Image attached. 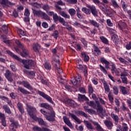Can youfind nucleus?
Instances as JSON below:
<instances>
[{
	"label": "nucleus",
	"instance_id": "12",
	"mask_svg": "<svg viewBox=\"0 0 131 131\" xmlns=\"http://www.w3.org/2000/svg\"><path fill=\"white\" fill-rule=\"evenodd\" d=\"M63 119L64 122L66 123V124H67L70 128H74V127L72 125V123H71V122H70V120H69V118H68L66 116L63 117Z\"/></svg>",
	"mask_w": 131,
	"mask_h": 131
},
{
	"label": "nucleus",
	"instance_id": "55",
	"mask_svg": "<svg viewBox=\"0 0 131 131\" xmlns=\"http://www.w3.org/2000/svg\"><path fill=\"white\" fill-rule=\"evenodd\" d=\"M85 96L79 94L78 95V99L80 101H83V100H85Z\"/></svg>",
	"mask_w": 131,
	"mask_h": 131
},
{
	"label": "nucleus",
	"instance_id": "18",
	"mask_svg": "<svg viewBox=\"0 0 131 131\" xmlns=\"http://www.w3.org/2000/svg\"><path fill=\"white\" fill-rule=\"evenodd\" d=\"M1 4L4 6H7V7H13V6L15 5V4L12 3L8 0H2Z\"/></svg>",
	"mask_w": 131,
	"mask_h": 131
},
{
	"label": "nucleus",
	"instance_id": "36",
	"mask_svg": "<svg viewBox=\"0 0 131 131\" xmlns=\"http://www.w3.org/2000/svg\"><path fill=\"white\" fill-rule=\"evenodd\" d=\"M111 116L112 118L114 120H115V122H118L119 118L118 116L115 115L113 113H112L111 114Z\"/></svg>",
	"mask_w": 131,
	"mask_h": 131
},
{
	"label": "nucleus",
	"instance_id": "3",
	"mask_svg": "<svg viewBox=\"0 0 131 131\" xmlns=\"http://www.w3.org/2000/svg\"><path fill=\"white\" fill-rule=\"evenodd\" d=\"M32 11L34 16H36L39 18H42L45 20H50V17L45 12H42L41 10H37L33 9H32Z\"/></svg>",
	"mask_w": 131,
	"mask_h": 131
},
{
	"label": "nucleus",
	"instance_id": "37",
	"mask_svg": "<svg viewBox=\"0 0 131 131\" xmlns=\"http://www.w3.org/2000/svg\"><path fill=\"white\" fill-rule=\"evenodd\" d=\"M120 90L123 95H127V91H126V89L125 88V87L123 86H121Z\"/></svg>",
	"mask_w": 131,
	"mask_h": 131
},
{
	"label": "nucleus",
	"instance_id": "61",
	"mask_svg": "<svg viewBox=\"0 0 131 131\" xmlns=\"http://www.w3.org/2000/svg\"><path fill=\"white\" fill-rule=\"evenodd\" d=\"M125 48H126V50H131V42L130 41L126 45Z\"/></svg>",
	"mask_w": 131,
	"mask_h": 131
},
{
	"label": "nucleus",
	"instance_id": "44",
	"mask_svg": "<svg viewBox=\"0 0 131 131\" xmlns=\"http://www.w3.org/2000/svg\"><path fill=\"white\" fill-rule=\"evenodd\" d=\"M59 57L56 56V58H53L52 60V64H54L55 65H57V64H59Z\"/></svg>",
	"mask_w": 131,
	"mask_h": 131
},
{
	"label": "nucleus",
	"instance_id": "46",
	"mask_svg": "<svg viewBox=\"0 0 131 131\" xmlns=\"http://www.w3.org/2000/svg\"><path fill=\"white\" fill-rule=\"evenodd\" d=\"M17 33H18L20 37H21V35L24 36L26 34L24 32V31L22 30L21 29H18L17 31Z\"/></svg>",
	"mask_w": 131,
	"mask_h": 131
},
{
	"label": "nucleus",
	"instance_id": "10",
	"mask_svg": "<svg viewBox=\"0 0 131 131\" xmlns=\"http://www.w3.org/2000/svg\"><path fill=\"white\" fill-rule=\"evenodd\" d=\"M13 75H14V74L11 73L9 70H7L6 71L5 76L7 78V79H8V81H10V82H12V81H13V78H12Z\"/></svg>",
	"mask_w": 131,
	"mask_h": 131
},
{
	"label": "nucleus",
	"instance_id": "20",
	"mask_svg": "<svg viewBox=\"0 0 131 131\" xmlns=\"http://www.w3.org/2000/svg\"><path fill=\"white\" fill-rule=\"evenodd\" d=\"M81 57L84 59L85 62H89L90 61V57L85 52L81 53Z\"/></svg>",
	"mask_w": 131,
	"mask_h": 131
},
{
	"label": "nucleus",
	"instance_id": "40",
	"mask_svg": "<svg viewBox=\"0 0 131 131\" xmlns=\"http://www.w3.org/2000/svg\"><path fill=\"white\" fill-rule=\"evenodd\" d=\"M44 67L47 70H51L52 69V66L51 64L48 62H46L44 64Z\"/></svg>",
	"mask_w": 131,
	"mask_h": 131
},
{
	"label": "nucleus",
	"instance_id": "30",
	"mask_svg": "<svg viewBox=\"0 0 131 131\" xmlns=\"http://www.w3.org/2000/svg\"><path fill=\"white\" fill-rule=\"evenodd\" d=\"M59 14L62 16V17L66 18L67 19H69V18H70V15H69V14H67V13L64 11H60Z\"/></svg>",
	"mask_w": 131,
	"mask_h": 131
},
{
	"label": "nucleus",
	"instance_id": "39",
	"mask_svg": "<svg viewBox=\"0 0 131 131\" xmlns=\"http://www.w3.org/2000/svg\"><path fill=\"white\" fill-rule=\"evenodd\" d=\"M15 42L17 45V46H18V47L20 48V49H23V48H24V45L21 43V42H20L19 40H15Z\"/></svg>",
	"mask_w": 131,
	"mask_h": 131
},
{
	"label": "nucleus",
	"instance_id": "24",
	"mask_svg": "<svg viewBox=\"0 0 131 131\" xmlns=\"http://www.w3.org/2000/svg\"><path fill=\"white\" fill-rule=\"evenodd\" d=\"M39 106L42 108H45V109H48V110H51V109H52V106H51V105H50L49 104L47 103H41L40 104Z\"/></svg>",
	"mask_w": 131,
	"mask_h": 131
},
{
	"label": "nucleus",
	"instance_id": "28",
	"mask_svg": "<svg viewBox=\"0 0 131 131\" xmlns=\"http://www.w3.org/2000/svg\"><path fill=\"white\" fill-rule=\"evenodd\" d=\"M94 55L95 56H99V55H101V50L99 49V48L96 46L94 47Z\"/></svg>",
	"mask_w": 131,
	"mask_h": 131
},
{
	"label": "nucleus",
	"instance_id": "60",
	"mask_svg": "<svg viewBox=\"0 0 131 131\" xmlns=\"http://www.w3.org/2000/svg\"><path fill=\"white\" fill-rule=\"evenodd\" d=\"M66 29H67L68 30H69V31H71L72 32H73V31H74V28H72V27L69 26V25H68L67 27H66Z\"/></svg>",
	"mask_w": 131,
	"mask_h": 131
},
{
	"label": "nucleus",
	"instance_id": "1",
	"mask_svg": "<svg viewBox=\"0 0 131 131\" xmlns=\"http://www.w3.org/2000/svg\"><path fill=\"white\" fill-rule=\"evenodd\" d=\"M7 53L13 59H15V60H17V61L23 63V64H24L25 66V68H26V69H30V68H31L32 67H34V66H35L36 64V62L32 60H25L21 59V58H20L17 55L14 54V53H12V52L9 50L7 51Z\"/></svg>",
	"mask_w": 131,
	"mask_h": 131
},
{
	"label": "nucleus",
	"instance_id": "19",
	"mask_svg": "<svg viewBox=\"0 0 131 131\" xmlns=\"http://www.w3.org/2000/svg\"><path fill=\"white\" fill-rule=\"evenodd\" d=\"M104 123L108 129H112V127H113V123L112 122L109 120H105L104 121Z\"/></svg>",
	"mask_w": 131,
	"mask_h": 131
},
{
	"label": "nucleus",
	"instance_id": "26",
	"mask_svg": "<svg viewBox=\"0 0 131 131\" xmlns=\"http://www.w3.org/2000/svg\"><path fill=\"white\" fill-rule=\"evenodd\" d=\"M23 84L25 86V88H26L28 90H30V91L32 90V86H31V85H30L29 83H28V82L23 81Z\"/></svg>",
	"mask_w": 131,
	"mask_h": 131
},
{
	"label": "nucleus",
	"instance_id": "8",
	"mask_svg": "<svg viewBox=\"0 0 131 131\" xmlns=\"http://www.w3.org/2000/svg\"><path fill=\"white\" fill-rule=\"evenodd\" d=\"M10 121L11 122L9 128L11 131H16V128L18 125H19V123L17 121H15L14 119H10Z\"/></svg>",
	"mask_w": 131,
	"mask_h": 131
},
{
	"label": "nucleus",
	"instance_id": "50",
	"mask_svg": "<svg viewBox=\"0 0 131 131\" xmlns=\"http://www.w3.org/2000/svg\"><path fill=\"white\" fill-rule=\"evenodd\" d=\"M31 6L34 7V8H36L37 9H39V8H41L40 4H38L37 3H31Z\"/></svg>",
	"mask_w": 131,
	"mask_h": 131
},
{
	"label": "nucleus",
	"instance_id": "29",
	"mask_svg": "<svg viewBox=\"0 0 131 131\" xmlns=\"http://www.w3.org/2000/svg\"><path fill=\"white\" fill-rule=\"evenodd\" d=\"M84 123L85 124L86 127L89 129H94V127L92 126V124L88 121H84Z\"/></svg>",
	"mask_w": 131,
	"mask_h": 131
},
{
	"label": "nucleus",
	"instance_id": "17",
	"mask_svg": "<svg viewBox=\"0 0 131 131\" xmlns=\"http://www.w3.org/2000/svg\"><path fill=\"white\" fill-rule=\"evenodd\" d=\"M69 117H71V118L74 119V120L76 121V122L78 123V124H80V123H81V121H80V120H79V119H78V118H77V117H76L75 115L69 113Z\"/></svg>",
	"mask_w": 131,
	"mask_h": 131
},
{
	"label": "nucleus",
	"instance_id": "22",
	"mask_svg": "<svg viewBox=\"0 0 131 131\" xmlns=\"http://www.w3.org/2000/svg\"><path fill=\"white\" fill-rule=\"evenodd\" d=\"M93 123L94 125L95 126V128L97 129V130L104 131V130L102 128V127L101 126V125H100V124H99V123H98V122L93 121Z\"/></svg>",
	"mask_w": 131,
	"mask_h": 131
},
{
	"label": "nucleus",
	"instance_id": "47",
	"mask_svg": "<svg viewBox=\"0 0 131 131\" xmlns=\"http://www.w3.org/2000/svg\"><path fill=\"white\" fill-rule=\"evenodd\" d=\"M100 69L104 74H107V71L106 70V69L105 67H103L102 65H100Z\"/></svg>",
	"mask_w": 131,
	"mask_h": 131
},
{
	"label": "nucleus",
	"instance_id": "9",
	"mask_svg": "<svg viewBox=\"0 0 131 131\" xmlns=\"http://www.w3.org/2000/svg\"><path fill=\"white\" fill-rule=\"evenodd\" d=\"M118 26L121 30H122L123 31H124V32H125V33H126L128 29L126 24H125L124 21H120L119 23L118 24Z\"/></svg>",
	"mask_w": 131,
	"mask_h": 131
},
{
	"label": "nucleus",
	"instance_id": "45",
	"mask_svg": "<svg viewBox=\"0 0 131 131\" xmlns=\"http://www.w3.org/2000/svg\"><path fill=\"white\" fill-rule=\"evenodd\" d=\"M121 131H128V127L127 124L124 123L121 129Z\"/></svg>",
	"mask_w": 131,
	"mask_h": 131
},
{
	"label": "nucleus",
	"instance_id": "27",
	"mask_svg": "<svg viewBox=\"0 0 131 131\" xmlns=\"http://www.w3.org/2000/svg\"><path fill=\"white\" fill-rule=\"evenodd\" d=\"M17 107L20 113L23 114V113H24V108H23V105H22V104L20 102H18L17 103Z\"/></svg>",
	"mask_w": 131,
	"mask_h": 131
},
{
	"label": "nucleus",
	"instance_id": "58",
	"mask_svg": "<svg viewBox=\"0 0 131 131\" xmlns=\"http://www.w3.org/2000/svg\"><path fill=\"white\" fill-rule=\"evenodd\" d=\"M106 23L110 27H112V26H113V23H112V22H111V20L109 19L106 20Z\"/></svg>",
	"mask_w": 131,
	"mask_h": 131
},
{
	"label": "nucleus",
	"instance_id": "53",
	"mask_svg": "<svg viewBox=\"0 0 131 131\" xmlns=\"http://www.w3.org/2000/svg\"><path fill=\"white\" fill-rule=\"evenodd\" d=\"M34 131H43V128H41L38 126H35L33 128Z\"/></svg>",
	"mask_w": 131,
	"mask_h": 131
},
{
	"label": "nucleus",
	"instance_id": "14",
	"mask_svg": "<svg viewBox=\"0 0 131 131\" xmlns=\"http://www.w3.org/2000/svg\"><path fill=\"white\" fill-rule=\"evenodd\" d=\"M88 8L90 9L91 13L94 16V17H98V10L96 8V7L94 6H89Z\"/></svg>",
	"mask_w": 131,
	"mask_h": 131
},
{
	"label": "nucleus",
	"instance_id": "63",
	"mask_svg": "<svg viewBox=\"0 0 131 131\" xmlns=\"http://www.w3.org/2000/svg\"><path fill=\"white\" fill-rule=\"evenodd\" d=\"M67 3L74 5V4H76L77 3V0H68Z\"/></svg>",
	"mask_w": 131,
	"mask_h": 131
},
{
	"label": "nucleus",
	"instance_id": "23",
	"mask_svg": "<svg viewBox=\"0 0 131 131\" xmlns=\"http://www.w3.org/2000/svg\"><path fill=\"white\" fill-rule=\"evenodd\" d=\"M75 114L77 115V116H84V117H88V115L85 114L84 112H82L81 111H77L75 112Z\"/></svg>",
	"mask_w": 131,
	"mask_h": 131
},
{
	"label": "nucleus",
	"instance_id": "16",
	"mask_svg": "<svg viewBox=\"0 0 131 131\" xmlns=\"http://www.w3.org/2000/svg\"><path fill=\"white\" fill-rule=\"evenodd\" d=\"M23 50V52L20 53V55L21 57H25V58H27V57H29V52L28 50H27L26 49L24 48H21Z\"/></svg>",
	"mask_w": 131,
	"mask_h": 131
},
{
	"label": "nucleus",
	"instance_id": "59",
	"mask_svg": "<svg viewBox=\"0 0 131 131\" xmlns=\"http://www.w3.org/2000/svg\"><path fill=\"white\" fill-rule=\"evenodd\" d=\"M118 36H117V35H113L112 36V39L113 40V41H117L118 40Z\"/></svg>",
	"mask_w": 131,
	"mask_h": 131
},
{
	"label": "nucleus",
	"instance_id": "41",
	"mask_svg": "<svg viewBox=\"0 0 131 131\" xmlns=\"http://www.w3.org/2000/svg\"><path fill=\"white\" fill-rule=\"evenodd\" d=\"M88 91L89 93V95H92L93 93H94V88L91 84L88 85Z\"/></svg>",
	"mask_w": 131,
	"mask_h": 131
},
{
	"label": "nucleus",
	"instance_id": "25",
	"mask_svg": "<svg viewBox=\"0 0 131 131\" xmlns=\"http://www.w3.org/2000/svg\"><path fill=\"white\" fill-rule=\"evenodd\" d=\"M89 22L90 24H91L92 25H93L95 27H97V28H99V27H100V24L99 23H97V22L94 19H90L89 20Z\"/></svg>",
	"mask_w": 131,
	"mask_h": 131
},
{
	"label": "nucleus",
	"instance_id": "7",
	"mask_svg": "<svg viewBox=\"0 0 131 131\" xmlns=\"http://www.w3.org/2000/svg\"><path fill=\"white\" fill-rule=\"evenodd\" d=\"M38 94L41 97H42V98H44V99H46L48 102L50 103H51V104H54V101H53V99H52V98L50 97V96L46 94L45 93L41 92V91H38Z\"/></svg>",
	"mask_w": 131,
	"mask_h": 131
},
{
	"label": "nucleus",
	"instance_id": "5",
	"mask_svg": "<svg viewBox=\"0 0 131 131\" xmlns=\"http://www.w3.org/2000/svg\"><path fill=\"white\" fill-rule=\"evenodd\" d=\"M77 68L79 70H82L85 76H88V68L85 66H82V61L81 60H79L78 62H77Z\"/></svg>",
	"mask_w": 131,
	"mask_h": 131
},
{
	"label": "nucleus",
	"instance_id": "6",
	"mask_svg": "<svg viewBox=\"0 0 131 131\" xmlns=\"http://www.w3.org/2000/svg\"><path fill=\"white\" fill-rule=\"evenodd\" d=\"M80 79H81V76L75 77L72 79L71 82L76 88H78L80 85Z\"/></svg>",
	"mask_w": 131,
	"mask_h": 131
},
{
	"label": "nucleus",
	"instance_id": "51",
	"mask_svg": "<svg viewBox=\"0 0 131 131\" xmlns=\"http://www.w3.org/2000/svg\"><path fill=\"white\" fill-rule=\"evenodd\" d=\"M60 17L58 16V15L56 13H55L53 15V20L55 21V22H58L59 21V18Z\"/></svg>",
	"mask_w": 131,
	"mask_h": 131
},
{
	"label": "nucleus",
	"instance_id": "38",
	"mask_svg": "<svg viewBox=\"0 0 131 131\" xmlns=\"http://www.w3.org/2000/svg\"><path fill=\"white\" fill-rule=\"evenodd\" d=\"M82 12H83V13H85V14H86V15H90V14H91V10L85 7H83L82 9Z\"/></svg>",
	"mask_w": 131,
	"mask_h": 131
},
{
	"label": "nucleus",
	"instance_id": "2",
	"mask_svg": "<svg viewBox=\"0 0 131 131\" xmlns=\"http://www.w3.org/2000/svg\"><path fill=\"white\" fill-rule=\"evenodd\" d=\"M27 110L28 113L30 115V116L35 121H38L39 124L40 125H45L47 126L48 125V123L43 121V119L42 118H38L36 117V116L34 115V113L36 112V108L33 107L30 105H27Z\"/></svg>",
	"mask_w": 131,
	"mask_h": 131
},
{
	"label": "nucleus",
	"instance_id": "57",
	"mask_svg": "<svg viewBox=\"0 0 131 131\" xmlns=\"http://www.w3.org/2000/svg\"><path fill=\"white\" fill-rule=\"evenodd\" d=\"M53 36L54 38L57 39V38H58V37L59 36V32H58V31H55L53 33Z\"/></svg>",
	"mask_w": 131,
	"mask_h": 131
},
{
	"label": "nucleus",
	"instance_id": "34",
	"mask_svg": "<svg viewBox=\"0 0 131 131\" xmlns=\"http://www.w3.org/2000/svg\"><path fill=\"white\" fill-rule=\"evenodd\" d=\"M3 109H4L6 113H8V114H11V110H10V108L9 107V106H8V105H4Z\"/></svg>",
	"mask_w": 131,
	"mask_h": 131
},
{
	"label": "nucleus",
	"instance_id": "4",
	"mask_svg": "<svg viewBox=\"0 0 131 131\" xmlns=\"http://www.w3.org/2000/svg\"><path fill=\"white\" fill-rule=\"evenodd\" d=\"M87 104L90 106V107H92V108H94V109H97V111L100 112V113H101L102 111H103V107H102V105L100 104V102L98 101H96V103L91 101L88 102Z\"/></svg>",
	"mask_w": 131,
	"mask_h": 131
},
{
	"label": "nucleus",
	"instance_id": "62",
	"mask_svg": "<svg viewBox=\"0 0 131 131\" xmlns=\"http://www.w3.org/2000/svg\"><path fill=\"white\" fill-rule=\"evenodd\" d=\"M113 90L115 95H118V88H117L116 86H114Z\"/></svg>",
	"mask_w": 131,
	"mask_h": 131
},
{
	"label": "nucleus",
	"instance_id": "33",
	"mask_svg": "<svg viewBox=\"0 0 131 131\" xmlns=\"http://www.w3.org/2000/svg\"><path fill=\"white\" fill-rule=\"evenodd\" d=\"M18 90L21 93H22L23 94H25V95H29L30 94L29 92L25 90V89H24V88H22L21 87H18Z\"/></svg>",
	"mask_w": 131,
	"mask_h": 131
},
{
	"label": "nucleus",
	"instance_id": "21",
	"mask_svg": "<svg viewBox=\"0 0 131 131\" xmlns=\"http://www.w3.org/2000/svg\"><path fill=\"white\" fill-rule=\"evenodd\" d=\"M102 83L104 88L105 93H109L110 92V87L108 85V84L104 80H102Z\"/></svg>",
	"mask_w": 131,
	"mask_h": 131
},
{
	"label": "nucleus",
	"instance_id": "56",
	"mask_svg": "<svg viewBox=\"0 0 131 131\" xmlns=\"http://www.w3.org/2000/svg\"><path fill=\"white\" fill-rule=\"evenodd\" d=\"M25 16H26V17H29L30 15V12H29V10L28 9H26L25 10Z\"/></svg>",
	"mask_w": 131,
	"mask_h": 131
},
{
	"label": "nucleus",
	"instance_id": "54",
	"mask_svg": "<svg viewBox=\"0 0 131 131\" xmlns=\"http://www.w3.org/2000/svg\"><path fill=\"white\" fill-rule=\"evenodd\" d=\"M109 101L111 103H113V101H114V99L113 98V96L112 95H111V93H109L108 95Z\"/></svg>",
	"mask_w": 131,
	"mask_h": 131
},
{
	"label": "nucleus",
	"instance_id": "52",
	"mask_svg": "<svg viewBox=\"0 0 131 131\" xmlns=\"http://www.w3.org/2000/svg\"><path fill=\"white\" fill-rule=\"evenodd\" d=\"M112 73H117V70L116 69V66H115V65L114 64H113L112 65Z\"/></svg>",
	"mask_w": 131,
	"mask_h": 131
},
{
	"label": "nucleus",
	"instance_id": "15",
	"mask_svg": "<svg viewBox=\"0 0 131 131\" xmlns=\"http://www.w3.org/2000/svg\"><path fill=\"white\" fill-rule=\"evenodd\" d=\"M100 62L102 64H105V67L106 68V69H110V68L109 67V66L110 65V63L109 61H108L105 58L101 57L100 58Z\"/></svg>",
	"mask_w": 131,
	"mask_h": 131
},
{
	"label": "nucleus",
	"instance_id": "42",
	"mask_svg": "<svg viewBox=\"0 0 131 131\" xmlns=\"http://www.w3.org/2000/svg\"><path fill=\"white\" fill-rule=\"evenodd\" d=\"M100 39L103 43L108 45V39H107V38L104 37V36H101V37H100Z\"/></svg>",
	"mask_w": 131,
	"mask_h": 131
},
{
	"label": "nucleus",
	"instance_id": "32",
	"mask_svg": "<svg viewBox=\"0 0 131 131\" xmlns=\"http://www.w3.org/2000/svg\"><path fill=\"white\" fill-rule=\"evenodd\" d=\"M111 2L113 7H114L115 9H118L119 8L118 4H117V2L115 0H111Z\"/></svg>",
	"mask_w": 131,
	"mask_h": 131
},
{
	"label": "nucleus",
	"instance_id": "35",
	"mask_svg": "<svg viewBox=\"0 0 131 131\" xmlns=\"http://www.w3.org/2000/svg\"><path fill=\"white\" fill-rule=\"evenodd\" d=\"M68 12L71 16H74L76 14V11L73 8L70 9Z\"/></svg>",
	"mask_w": 131,
	"mask_h": 131
},
{
	"label": "nucleus",
	"instance_id": "48",
	"mask_svg": "<svg viewBox=\"0 0 131 131\" xmlns=\"http://www.w3.org/2000/svg\"><path fill=\"white\" fill-rule=\"evenodd\" d=\"M74 26H75V27H77V28H82L83 27V26L80 23H78L77 21H75L74 23Z\"/></svg>",
	"mask_w": 131,
	"mask_h": 131
},
{
	"label": "nucleus",
	"instance_id": "49",
	"mask_svg": "<svg viewBox=\"0 0 131 131\" xmlns=\"http://www.w3.org/2000/svg\"><path fill=\"white\" fill-rule=\"evenodd\" d=\"M84 109H85V111L89 113L90 114H94L96 112H95L93 110L90 109V108H85V106L84 107Z\"/></svg>",
	"mask_w": 131,
	"mask_h": 131
},
{
	"label": "nucleus",
	"instance_id": "13",
	"mask_svg": "<svg viewBox=\"0 0 131 131\" xmlns=\"http://www.w3.org/2000/svg\"><path fill=\"white\" fill-rule=\"evenodd\" d=\"M126 71L125 72L122 73L121 74V78L122 80L123 83H125V84H127V79L126 78V76H127L128 73Z\"/></svg>",
	"mask_w": 131,
	"mask_h": 131
},
{
	"label": "nucleus",
	"instance_id": "11",
	"mask_svg": "<svg viewBox=\"0 0 131 131\" xmlns=\"http://www.w3.org/2000/svg\"><path fill=\"white\" fill-rule=\"evenodd\" d=\"M49 114L51 116L47 115L45 117L47 120H48V121H50V122L55 121V112H54V111H52L50 113H49Z\"/></svg>",
	"mask_w": 131,
	"mask_h": 131
},
{
	"label": "nucleus",
	"instance_id": "31",
	"mask_svg": "<svg viewBox=\"0 0 131 131\" xmlns=\"http://www.w3.org/2000/svg\"><path fill=\"white\" fill-rule=\"evenodd\" d=\"M40 48V46L38 45L37 43H35L33 45V50L34 51V52H37L38 51V49Z\"/></svg>",
	"mask_w": 131,
	"mask_h": 131
},
{
	"label": "nucleus",
	"instance_id": "43",
	"mask_svg": "<svg viewBox=\"0 0 131 131\" xmlns=\"http://www.w3.org/2000/svg\"><path fill=\"white\" fill-rule=\"evenodd\" d=\"M42 9L44 10V11H46V12H48V11H50V9H51V7L48 4H46L43 5L42 7Z\"/></svg>",
	"mask_w": 131,
	"mask_h": 131
},
{
	"label": "nucleus",
	"instance_id": "64",
	"mask_svg": "<svg viewBox=\"0 0 131 131\" xmlns=\"http://www.w3.org/2000/svg\"><path fill=\"white\" fill-rule=\"evenodd\" d=\"M126 102L127 103L129 107L131 110V99H127Z\"/></svg>",
	"mask_w": 131,
	"mask_h": 131
}]
</instances>
